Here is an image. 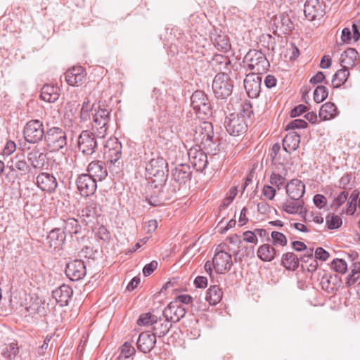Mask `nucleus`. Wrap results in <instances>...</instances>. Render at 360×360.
Here are the masks:
<instances>
[{
    "instance_id": "obj_1",
    "label": "nucleus",
    "mask_w": 360,
    "mask_h": 360,
    "mask_svg": "<svg viewBox=\"0 0 360 360\" xmlns=\"http://www.w3.org/2000/svg\"><path fill=\"white\" fill-rule=\"evenodd\" d=\"M167 167L166 160L159 155L150 160L146 167L148 174L152 179L151 185L148 189L150 188H158L159 186L167 184L166 181L168 176Z\"/></svg>"
},
{
    "instance_id": "obj_2",
    "label": "nucleus",
    "mask_w": 360,
    "mask_h": 360,
    "mask_svg": "<svg viewBox=\"0 0 360 360\" xmlns=\"http://www.w3.org/2000/svg\"><path fill=\"white\" fill-rule=\"evenodd\" d=\"M214 131L211 122H204L194 129L193 141L196 143L195 146L202 147L208 153L216 154L217 146L213 139Z\"/></svg>"
},
{
    "instance_id": "obj_3",
    "label": "nucleus",
    "mask_w": 360,
    "mask_h": 360,
    "mask_svg": "<svg viewBox=\"0 0 360 360\" xmlns=\"http://www.w3.org/2000/svg\"><path fill=\"white\" fill-rule=\"evenodd\" d=\"M94 111L92 118V130L97 133L99 139H103L106 136L110 126L111 108H106L103 103H99L97 108H94Z\"/></svg>"
},
{
    "instance_id": "obj_4",
    "label": "nucleus",
    "mask_w": 360,
    "mask_h": 360,
    "mask_svg": "<svg viewBox=\"0 0 360 360\" xmlns=\"http://www.w3.org/2000/svg\"><path fill=\"white\" fill-rule=\"evenodd\" d=\"M6 169H8V172L6 174V179L9 182H14L16 179L19 178V176L25 175L31 170L30 165L27 162L23 153L16 154L11 158L6 165Z\"/></svg>"
},
{
    "instance_id": "obj_5",
    "label": "nucleus",
    "mask_w": 360,
    "mask_h": 360,
    "mask_svg": "<svg viewBox=\"0 0 360 360\" xmlns=\"http://www.w3.org/2000/svg\"><path fill=\"white\" fill-rule=\"evenodd\" d=\"M44 141L51 151H58L67 145L66 132L60 127H49L46 124Z\"/></svg>"
},
{
    "instance_id": "obj_6",
    "label": "nucleus",
    "mask_w": 360,
    "mask_h": 360,
    "mask_svg": "<svg viewBox=\"0 0 360 360\" xmlns=\"http://www.w3.org/2000/svg\"><path fill=\"white\" fill-rule=\"evenodd\" d=\"M245 60L248 63L249 69L253 71L252 73L262 75L266 72L270 66L265 54L261 51L250 50L245 55Z\"/></svg>"
},
{
    "instance_id": "obj_7",
    "label": "nucleus",
    "mask_w": 360,
    "mask_h": 360,
    "mask_svg": "<svg viewBox=\"0 0 360 360\" xmlns=\"http://www.w3.org/2000/svg\"><path fill=\"white\" fill-rule=\"evenodd\" d=\"M45 131L43 122L38 119H32L27 122L24 126L22 134L27 142L34 144L44 139Z\"/></svg>"
},
{
    "instance_id": "obj_8",
    "label": "nucleus",
    "mask_w": 360,
    "mask_h": 360,
    "mask_svg": "<svg viewBox=\"0 0 360 360\" xmlns=\"http://www.w3.org/2000/svg\"><path fill=\"white\" fill-rule=\"evenodd\" d=\"M65 236H70L72 245L77 248L86 240L85 230L82 229L79 221L75 218L63 220V230Z\"/></svg>"
},
{
    "instance_id": "obj_9",
    "label": "nucleus",
    "mask_w": 360,
    "mask_h": 360,
    "mask_svg": "<svg viewBox=\"0 0 360 360\" xmlns=\"http://www.w3.org/2000/svg\"><path fill=\"white\" fill-rule=\"evenodd\" d=\"M233 82L225 73H218L212 82V90L217 98L225 99L232 94Z\"/></svg>"
},
{
    "instance_id": "obj_10",
    "label": "nucleus",
    "mask_w": 360,
    "mask_h": 360,
    "mask_svg": "<svg viewBox=\"0 0 360 360\" xmlns=\"http://www.w3.org/2000/svg\"><path fill=\"white\" fill-rule=\"evenodd\" d=\"M97 133L89 130H84L79 134L77 139V146L80 152L85 155H91L96 152L98 148Z\"/></svg>"
},
{
    "instance_id": "obj_11",
    "label": "nucleus",
    "mask_w": 360,
    "mask_h": 360,
    "mask_svg": "<svg viewBox=\"0 0 360 360\" xmlns=\"http://www.w3.org/2000/svg\"><path fill=\"white\" fill-rule=\"evenodd\" d=\"M191 104L199 117L212 114L210 102L202 91H195L191 97Z\"/></svg>"
},
{
    "instance_id": "obj_12",
    "label": "nucleus",
    "mask_w": 360,
    "mask_h": 360,
    "mask_svg": "<svg viewBox=\"0 0 360 360\" xmlns=\"http://www.w3.org/2000/svg\"><path fill=\"white\" fill-rule=\"evenodd\" d=\"M224 125L227 132L235 136L244 134L248 129L246 120L240 114L231 113L226 116Z\"/></svg>"
},
{
    "instance_id": "obj_13",
    "label": "nucleus",
    "mask_w": 360,
    "mask_h": 360,
    "mask_svg": "<svg viewBox=\"0 0 360 360\" xmlns=\"http://www.w3.org/2000/svg\"><path fill=\"white\" fill-rule=\"evenodd\" d=\"M232 265L231 255L222 249L221 245H219L212 259V266L215 272L224 274L231 269Z\"/></svg>"
},
{
    "instance_id": "obj_14",
    "label": "nucleus",
    "mask_w": 360,
    "mask_h": 360,
    "mask_svg": "<svg viewBox=\"0 0 360 360\" xmlns=\"http://www.w3.org/2000/svg\"><path fill=\"white\" fill-rule=\"evenodd\" d=\"M160 188L158 191V195L153 196L147 195L146 200L153 206H158L162 203V200L171 199L174 195L179 191V186L176 185H172L170 184H164L162 186H159L158 188Z\"/></svg>"
},
{
    "instance_id": "obj_15",
    "label": "nucleus",
    "mask_w": 360,
    "mask_h": 360,
    "mask_svg": "<svg viewBox=\"0 0 360 360\" xmlns=\"http://www.w3.org/2000/svg\"><path fill=\"white\" fill-rule=\"evenodd\" d=\"M202 147L193 146L188 151L190 163L198 172H203L208 165L207 156Z\"/></svg>"
},
{
    "instance_id": "obj_16",
    "label": "nucleus",
    "mask_w": 360,
    "mask_h": 360,
    "mask_svg": "<svg viewBox=\"0 0 360 360\" xmlns=\"http://www.w3.org/2000/svg\"><path fill=\"white\" fill-rule=\"evenodd\" d=\"M325 7L320 0H307L304 8V15L309 21L319 20L325 15Z\"/></svg>"
},
{
    "instance_id": "obj_17",
    "label": "nucleus",
    "mask_w": 360,
    "mask_h": 360,
    "mask_svg": "<svg viewBox=\"0 0 360 360\" xmlns=\"http://www.w3.org/2000/svg\"><path fill=\"white\" fill-rule=\"evenodd\" d=\"M96 179H91L86 174H82L78 176L76 180V184L80 194L84 197H89L94 194L96 188Z\"/></svg>"
},
{
    "instance_id": "obj_18",
    "label": "nucleus",
    "mask_w": 360,
    "mask_h": 360,
    "mask_svg": "<svg viewBox=\"0 0 360 360\" xmlns=\"http://www.w3.org/2000/svg\"><path fill=\"white\" fill-rule=\"evenodd\" d=\"M104 155L111 165L120 164L119 160L122 156V144L117 139H110L107 141Z\"/></svg>"
},
{
    "instance_id": "obj_19",
    "label": "nucleus",
    "mask_w": 360,
    "mask_h": 360,
    "mask_svg": "<svg viewBox=\"0 0 360 360\" xmlns=\"http://www.w3.org/2000/svg\"><path fill=\"white\" fill-rule=\"evenodd\" d=\"M86 274V266L84 262L80 259H75L66 265L65 274L72 281L83 278Z\"/></svg>"
},
{
    "instance_id": "obj_20",
    "label": "nucleus",
    "mask_w": 360,
    "mask_h": 360,
    "mask_svg": "<svg viewBox=\"0 0 360 360\" xmlns=\"http://www.w3.org/2000/svg\"><path fill=\"white\" fill-rule=\"evenodd\" d=\"M262 77L256 73L246 75L244 79V88L250 98H257L260 93Z\"/></svg>"
},
{
    "instance_id": "obj_21",
    "label": "nucleus",
    "mask_w": 360,
    "mask_h": 360,
    "mask_svg": "<svg viewBox=\"0 0 360 360\" xmlns=\"http://www.w3.org/2000/svg\"><path fill=\"white\" fill-rule=\"evenodd\" d=\"M101 210L102 205L99 202L98 195H95L94 198L86 202L85 207L82 210V216L89 221H92L100 214Z\"/></svg>"
},
{
    "instance_id": "obj_22",
    "label": "nucleus",
    "mask_w": 360,
    "mask_h": 360,
    "mask_svg": "<svg viewBox=\"0 0 360 360\" xmlns=\"http://www.w3.org/2000/svg\"><path fill=\"white\" fill-rule=\"evenodd\" d=\"M37 186L41 191L47 193L55 191L58 186L56 178L48 172H41L37 176Z\"/></svg>"
},
{
    "instance_id": "obj_23",
    "label": "nucleus",
    "mask_w": 360,
    "mask_h": 360,
    "mask_svg": "<svg viewBox=\"0 0 360 360\" xmlns=\"http://www.w3.org/2000/svg\"><path fill=\"white\" fill-rule=\"evenodd\" d=\"M285 188L290 200L302 199L305 193V185L298 179H292L287 182Z\"/></svg>"
},
{
    "instance_id": "obj_24",
    "label": "nucleus",
    "mask_w": 360,
    "mask_h": 360,
    "mask_svg": "<svg viewBox=\"0 0 360 360\" xmlns=\"http://www.w3.org/2000/svg\"><path fill=\"white\" fill-rule=\"evenodd\" d=\"M172 179L179 185H186L192 178V171L188 165L181 164L176 166L172 172Z\"/></svg>"
},
{
    "instance_id": "obj_25",
    "label": "nucleus",
    "mask_w": 360,
    "mask_h": 360,
    "mask_svg": "<svg viewBox=\"0 0 360 360\" xmlns=\"http://www.w3.org/2000/svg\"><path fill=\"white\" fill-rule=\"evenodd\" d=\"M86 174L96 179V181H102L108 176V172L104 162L94 160L90 162L86 169Z\"/></svg>"
},
{
    "instance_id": "obj_26",
    "label": "nucleus",
    "mask_w": 360,
    "mask_h": 360,
    "mask_svg": "<svg viewBox=\"0 0 360 360\" xmlns=\"http://www.w3.org/2000/svg\"><path fill=\"white\" fill-rule=\"evenodd\" d=\"M287 174L288 171L285 166L283 164H278L274 169L270 176V184L275 186L278 190L285 188Z\"/></svg>"
},
{
    "instance_id": "obj_27",
    "label": "nucleus",
    "mask_w": 360,
    "mask_h": 360,
    "mask_svg": "<svg viewBox=\"0 0 360 360\" xmlns=\"http://www.w3.org/2000/svg\"><path fill=\"white\" fill-rule=\"evenodd\" d=\"M186 314L185 309L175 302H170L163 311V316L171 322H178L184 317Z\"/></svg>"
},
{
    "instance_id": "obj_28",
    "label": "nucleus",
    "mask_w": 360,
    "mask_h": 360,
    "mask_svg": "<svg viewBox=\"0 0 360 360\" xmlns=\"http://www.w3.org/2000/svg\"><path fill=\"white\" fill-rule=\"evenodd\" d=\"M86 74L82 66H74L65 73V79L70 86H79L83 82Z\"/></svg>"
},
{
    "instance_id": "obj_29",
    "label": "nucleus",
    "mask_w": 360,
    "mask_h": 360,
    "mask_svg": "<svg viewBox=\"0 0 360 360\" xmlns=\"http://www.w3.org/2000/svg\"><path fill=\"white\" fill-rule=\"evenodd\" d=\"M73 294L72 289L68 285H62L52 292V296L60 307L67 306Z\"/></svg>"
},
{
    "instance_id": "obj_30",
    "label": "nucleus",
    "mask_w": 360,
    "mask_h": 360,
    "mask_svg": "<svg viewBox=\"0 0 360 360\" xmlns=\"http://www.w3.org/2000/svg\"><path fill=\"white\" fill-rule=\"evenodd\" d=\"M156 338L148 332H142L137 340V347L143 353H148L155 347Z\"/></svg>"
},
{
    "instance_id": "obj_31",
    "label": "nucleus",
    "mask_w": 360,
    "mask_h": 360,
    "mask_svg": "<svg viewBox=\"0 0 360 360\" xmlns=\"http://www.w3.org/2000/svg\"><path fill=\"white\" fill-rule=\"evenodd\" d=\"M65 238L64 231L60 228H56L49 232L46 240L49 247L56 250L62 248Z\"/></svg>"
},
{
    "instance_id": "obj_32",
    "label": "nucleus",
    "mask_w": 360,
    "mask_h": 360,
    "mask_svg": "<svg viewBox=\"0 0 360 360\" xmlns=\"http://www.w3.org/2000/svg\"><path fill=\"white\" fill-rule=\"evenodd\" d=\"M274 25L276 30H279L283 34L290 33L293 29V23L288 14L282 13L274 18Z\"/></svg>"
},
{
    "instance_id": "obj_33",
    "label": "nucleus",
    "mask_w": 360,
    "mask_h": 360,
    "mask_svg": "<svg viewBox=\"0 0 360 360\" xmlns=\"http://www.w3.org/2000/svg\"><path fill=\"white\" fill-rule=\"evenodd\" d=\"M171 321L166 318L163 319L161 317L155 318L153 324V335L156 338L165 336L172 328Z\"/></svg>"
},
{
    "instance_id": "obj_34",
    "label": "nucleus",
    "mask_w": 360,
    "mask_h": 360,
    "mask_svg": "<svg viewBox=\"0 0 360 360\" xmlns=\"http://www.w3.org/2000/svg\"><path fill=\"white\" fill-rule=\"evenodd\" d=\"M300 143V136L297 132H290L284 137L283 140V150L290 154L295 150Z\"/></svg>"
},
{
    "instance_id": "obj_35",
    "label": "nucleus",
    "mask_w": 360,
    "mask_h": 360,
    "mask_svg": "<svg viewBox=\"0 0 360 360\" xmlns=\"http://www.w3.org/2000/svg\"><path fill=\"white\" fill-rule=\"evenodd\" d=\"M59 92L60 89L58 86L51 84H45L41 88L40 97L46 102L54 103L59 98Z\"/></svg>"
},
{
    "instance_id": "obj_36",
    "label": "nucleus",
    "mask_w": 360,
    "mask_h": 360,
    "mask_svg": "<svg viewBox=\"0 0 360 360\" xmlns=\"http://www.w3.org/2000/svg\"><path fill=\"white\" fill-rule=\"evenodd\" d=\"M304 200H291V201L287 200L282 205V210L290 214H295L297 213L305 212L306 210L303 211L304 208Z\"/></svg>"
},
{
    "instance_id": "obj_37",
    "label": "nucleus",
    "mask_w": 360,
    "mask_h": 360,
    "mask_svg": "<svg viewBox=\"0 0 360 360\" xmlns=\"http://www.w3.org/2000/svg\"><path fill=\"white\" fill-rule=\"evenodd\" d=\"M358 52L352 48L346 49L340 56V65L342 68H352L355 65Z\"/></svg>"
},
{
    "instance_id": "obj_38",
    "label": "nucleus",
    "mask_w": 360,
    "mask_h": 360,
    "mask_svg": "<svg viewBox=\"0 0 360 360\" xmlns=\"http://www.w3.org/2000/svg\"><path fill=\"white\" fill-rule=\"evenodd\" d=\"M257 255L264 262H271L276 257V250L270 244H264L259 247Z\"/></svg>"
},
{
    "instance_id": "obj_39",
    "label": "nucleus",
    "mask_w": 360,
    "mask_h": 360,
    "mask_svg": "<svg viewBox=\"0 0 360 360\" xmlns=\"http://www.w3.org/2000/svg\"><path fill=\"white\" fill-rule=\"evenodd\" d=\"M27 158L31 168L41 169L44 168L46 156L43 153L30 152Z\"/></svg>"
},
{
    "instance_id": "obj_40",
    "label": "nucleus",
    "mask_w": 360,
    "mask_h": 360,
    "mask_svg": "<svg viewBox=\"0 0 360 360\" xmlns=\"http://www.w3.org/2000/svg\"><path fill=\"white\" fill-rule=\"evenodd\" d=\"M300 258L293 252H288L283 255L281 265L287 270L295 271L299 267Z\"/></svg>"
},
{
    "instance_id": "obj_41",
    "label": "nucleus",
    "mask_w": 360,
    "mask_h": 360,
    "mask_svg": "<svg viewBox=\"0 0 360 360\" xmlns=\"http://www.w3.org/2000/svg\"><path fill=\"white\" fill-rule=\"evenodd\" d=\"M223 292L217 285H211L206 292L205 300L211 305H216L222 299Z\"/></svg>"
},
{
    "instance_id": "obj_42",
    "label": "nucleus",
    "mask_w": 360,
    "mask_h": 360,
    "mask_svg": "<svg viewBox=\"0 0 360 360\" xmlns=\"http://www.w3.org/2000/svg\"><path fill=\"white\" fill-rule=\"evenodd\" d=\"M338 114L336 105L330 102H327L321 105L319 110V117L322 120H329L334 118Z\"/></svg>"
},
{
    "instance_id": "obj_43",
    "label": "nucleus",
    "mask_w": 360,
    "mask_h": 360,
    "mask_svg": "<svg viewBox=\"0 0 360 360\" xmlns=\"http://www.w3.org/2000/svg\"><path fill=\"white\" fill-rule=\"evenodd\" d=\"M212 41L214 46L220 51L227 52L231 48L229 37L225 34H216L212 37Z\"/></svg>"
},
{
    "instance_id": "obj_44",
    "label": "nucleus",
    "mask_w": 360,
    "mask_h": 360,
    "mask_svg": "<svg viewBox=\"0 0 360 360\" xmlns=\"http://www.w3.org/2000/svg\"><path fill=\"white\" fill-rule=\"evenodd\" d=\"M348 69V68H342L338 70L333 75L332 84L334 88H338L345 83L349 75Z\"/></svg>"
},
{
    "instance_id": "obj_45",
    "label": "nucleus",
    "mask_w": 360,
    "mask_h": 360,
    "mask_svg": "<svg viewBox=\"0 0 360 360\" xmlns=\"http://www.w3.org/2000/svg\"><path fill=\"white\" fill-rule=\"evenodd\" d=\"M359 192L357 190L353 191L349 198H348L347 202V214H353L358 206V200H359Z\"/></svg>"
},
{
    "instance_id": "obj_46",
    "label": "nucleus",
    "mask_w": 360,
    "mask_h": 360,
    "mask_svg": "<svg viewBox=\"0 0 360 360\" xmlns=\"http://www.w3.org/2000/svg\"><path fill=\"white\" fill-rule=\"evenodd\" d=\"M326 224L328 229H337L342 224L341 217L334 214H329L326 217Z\"/></svg>"
},
{
    "instance_id": "obj_47",
    "label": "nucleus",
    "mask_w": 360,
    "mask_h": 360,
    "mask_svg": "<svg viewBox=\"0 0 360 360\" xmlns=\"http://www.w3.org/2000/svg\"><path fill=\"white\" fill-rule=\"evenodd\" d=\"M328 95V91L324 86H318L314 92V100L316 103H319L323 101Z\"/></svg>"
},
{
    "instance_id": "obj_48",
    "label": "nucleus",
    "mask_w": 360,
    "mask_h": 360,
    "mask_svg": "<svg viewBox=\"0 0 360 360\" xmlns=\"http://www.w3.org/2000/svg\"><path fill=\"white\" fill-rule=\"evenodd\" d=\"M18 344L15 342H11L9 345H6L5 348L2 351L3 355L9 359H13L18 353Z\"/></svg>"
},
{
    "instance_id": "obj_49",
    "label": "nucleus",
    "mask_w": 360,
    "mask_h": 360,
    "mask_svg": "<svg viewBox=\"0 0 360 360\" xmlns=\"http://www.w3.org/2000/svg\"><path fill=\"white\" fill-rule=\"evenodd\" d=\"M272 243L274 245L285 246L287 245V238L285 236L278 231H272L271 233Z\"/></svg>"
},
{
    "instance_id": "obj_50",
    "label": "nucleus",
    "mask_w": 360,
    "mask_h": 360,
    "mask_svg": "<svg viewBox=\"0 0 360 360\" xmlns=\"http://www.w3.org/2000/svg\"><path fill=\"white\" fill-rule=\"evenodd\" d=\"M243 116L245 120L246 118L250 117V116L253 114V110L252 104L248 101H245L241 103L240 112L238 113Z\"/></svg>"
},
{
    "instance_id": "obj_51",
    "label": "nucleus",
    "mask_w": 360,
    "mask_h": 360,
    "mask_svg": "<svg viewBox=\"0 0 360 360\" xmlns=\"http://www.w3.org/2000/svg\"><path fill=\"white\" fill-rule=\"evenodd\" d=\"M157 318L156 316L151 314L150 313H145L141 314L137 320V324L139 326L152 325L154 323V321Z\"/></svg>"
},
{
    "instance_id": "obj_52",
    "label": "nucleus",
    "mask_w": 360,
    "mask_h": 360,
    "mask_svg": "<svg viewBox=\"0 0 360 360\" xmlns=\"http://www.w3.org/2000/svg\"><path fill=\"white\" fill-rule=\"evenodd\" d=\"M332 268L337 272L345 274L347 269V264L342 259H335L331 263Z\"/></svg>"
},
{
    "instance_id": "obj_53",
    "label": "nucleus",
    "mask_w": 360,
    "mask_h": 360,
    "mask_svg": "<svg viewBox=\"0 0 360 360\" xmlns=\"http://www.w3.org/2000/svg\"><path fill=\"white\" fill-rule=\"evenodd\" d=\"M308 126L307 122L302 119H296L290 121L285 127V130L304 129Z\"/></svg>"
},
{
    "instance_id": "obj_54",
    "label": "nucleus",
    "mask_w": 360,
    "mask_h": 360,
    "mask_svg": "<svg viewBox=\"0 0 360 360\" xmlns=\"http://www.w3.org/2000/svg\"><path fill=\"white\" fill-rule=\"evenodd\" d=\"M348 198V192L347 191H342L340 192L338 195L334 198L331 207H334L335 209H338L342 205H343Z\"/></svg>"
},
{
    "instance_id": "obj_55",
    "label": "nucleus",
    "mask_w": 360,
    "mask_h": 360,
    "mask_svg": "<svg viewBox=\"0 0 360 360\" xmlns=\"http://www.w3.org/2000/svg\"><path fill=\"white\" fill-rule=\"evenodd\" d=\"M281 151V146L278 143H274L270 150L269 155L271 157L272 162L276 165L278 166V164H281L279 162V158L278 155Z\"/></svg>"
},
{
    "instance_id": "obj_56",
    "label": "nucleus",
    "mask_w": 360,
    "mask_h": 360,
    "mask_svg": "<svg viewBox=\"0 0 360 360\" xmlns=\"http://www.w3.org/2000/svg\"><path fill=\"white\" fill-rule=\"evenodd\" d=\"M135 352L134 347L128 342H125L121 347V355L122 357L129 358Z\"/></svg>"
},
{
    "instance_id": "obj_57",
    "label": "nucleus",
    "mask_w": 360,
    "mask_h": 360,
    "mask_svg": "<svg viewBox=\"0 0 360 360\" xmlns=\"http://www.w3.org/2000/svg\"><path fill=\"white\" fill-rule=\"evenodd\" d=\"M314 205L319 208L322 209L327 203L326 198L321 194H316L313 198Z\"/></svg>"
},
{
    "instance_id": "obj_58",
    "label": "nucleus",
    "mask_w": 360,
    "mask_h": 360,
    "mask_svg": "<svg viewBox=\"0 0 360 360\" xmlns=\"http://www.w3.org/2000/svg\"><path fill=\"white\" fill-rule=\"evenodd\" d=\"M16 150L15 143L13 141H8L3 149V155L8 156Z\"/></svg>"
},
{
    "instance_id": "obj_59",
    "label": "nucleus",
    "mask_w": 360,
    "mask_h": 360,
    "mask_svg": "<svg viewBox=\"0 0 360 360\" xmlns=\"http://www.w3.org/2000/svg\"><path fill=\"white\" fill-rule=\"evenodd\" d=\"M243 240L247 243H254L257 245L258 243L257 237L255 236L254 231H247L243 234Z\"/></svg>"
},
{
    "instance_id": "obj_60",
    "label": "nucleus",
    "mask_w": 360,
    "mask_h": 360,
    "mask_svg": "<svg viewBox=\"0 0 360 360\" xmlns=\"http://www.w3.org/2000/svg\"><path fill=\"white\" fill-rule=\"evenodd\" d=\"M158 267V262L152 261L149 264L145 265L143 269V274L145 276H150Z\"/></svg>"
},
{
    "instance_id": "obj_61",
    "label": "nucleus",
    "mask_w": 360,
    "mask_h": 360,
    "mask_svg": "<svg viewBox=\"0 0 360 360\" xmlns=\"http://www.w3.org/2000/svg\"><path fill=\"white\" fill-rule=\"evenodd\" d=\"M314 256L316 259L326 261L329 257L330 255L323 248L319 247L316 248Z\"/></svg>"
},
{
    "instance_id": "obj_62",
    "label": "nucleus",
    "mask_w": 360,
    "mask_h": 360,
    "mask_svg": "<svg viewBox=\"0 0 360 360\" xmlns=\"http://www.w3.org/2000/svg\"><path fill=\"white\" fill-rule=\"evenodd\" d=\"M263 195L268 199L272 200L276 195V189L269 185H265L262 189Z\"/></svg>"
},
{
    "instance_id": "obj_63",
    "label": "nucleus",
    "mask_w": 360,
    "mask_h": 360,
    "mask_svg": "<svg viewBox=\"0 0 360 360\" xmlns=\"http://www.w3.org/2000/svg\"><path fill=\"white\" fill-rule=\"evenodd\" d=\"M307 110V107L304 105L300 104L297 106H295L290 112V116L292 117H295L297 116H300V115L305 112Z\"/></svg>"
},
{
    "instance_id": "obj_64",
    "label": "nucleus",
    "mask_w": 360,
    "mask_h": 360,
    "mask_svg": "<svg viewBox=\"0 0 360 360\" xmlns=\"http://www.w3.org/2000/svg\"><path fill=\"white\" fill-rule=\"evenodd\" d=\"M306 252L300 257V260H301L304 263H308L309 261L315 259V256L313 255L314 250L312 248H307L305 250Z\"/></svg>"
}]
</instances>
